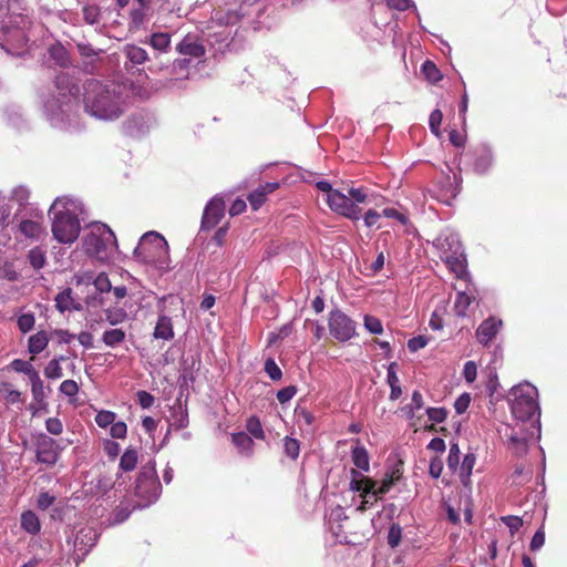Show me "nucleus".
Masks as SVG:
<instances>
[{
    "label": "nucleus",
    "mask_w": 567,
    "mask_h": 567,
    "mask_svg": "<svg viewBox=\"0 0 567 567\" xmlns=\"http://www.w3.org/2000/svg\"><path fill=\"white\" fill-rule=\"evenodd\" d=\"M83 103L84 110L92 116L113 121L124 112V87L118 84H104L97 80H89L84 84Z\"/></svg>",
    "instance_id": "nucleus-1"
},
{
    "label": "nucleus",
    "mask_w": 567,
    "mask_h": 567,
    "mask_svg": "<svg viewBox=\"0 0 567 567\" xmlns=\"http://www.w3.org/2000/svg\"><path fill=\"white\" fill-rule=\"evenodd\" d=\"M134 255L144 264L162 267L168 259V244L161 234L148 231L141 237Z\"/></svg>",
    "instance_id": "nucleus-2"
},
{
    "label": "nucleus",
    "mask_w": 567,
    "mask_h": 567,
    "mask_svg": "<svg viewBox=\"0 0 567 567\" xmlns=\"http://www.w3.org/2000/svg\"><path fill=\"white\" fill-rule=\"evenodd\" d=\"M512 413L515 419L527 421L533 419L539 411L536 400L537 389L530 384H520L512 390Z\"/></svg>",
    "instance_id": "nucleus-3"
},
{
    "label": "nucleus",
    "mask_w": 567,
    "mask_h": 567,
    "mask_svg": "<svg viewBox=\"0 0 567 567\" xmlns=\"http://www.w3.org/2000/svg\"><path fill=\"white\" fill-rule=\"evenodd\" d=\"M81 230L80 220L70 210H62L55 214L52 223L54 238L63 244H71L76 240Z\"/></svg>",
    "instance_id": "nucleus-4"
},
{
    "label": "nucleus",
    "mask_w": 567,
    "mask_h": 567,
    "mask_svg": "<svg viewBox=\"0 0 567 567\" xmlns=\"http://www.w3.org/2000/svg\"><path fill=\"white\" fill-rule=\"evenodd\" d=\"M330 334L339 342H346L355 336L357 323L343 311L336 309L329 313Z\"/></svg>",
    "instance_id": "nucleus-5"
},
{
    "label": "nucleus",
    "mask_w": 567,
    "mask_h": 567,
    "mask_svg": "<svg viewBox=\"0 0 567 567\" xmlns=\"http://www.w3.org/2000/svg\"><path fill=\"white\" fill-rule=\"evenodd\" d=\"M159 489L161 483L155 466H144L136 478L135 494L147 502H152L157 497Z\"/></svg>",
    "instance_id": "nucleus-6"
},
{
    "label": "nucleus",
    "mask_w": 567,
    "mask_h": 567,
    "mask_svg": "<svg viewBox=\"0 0 567 567\" xmlns=\"http://www.w3.org/2000/svg\"><path fill=\"white\" fill-rule=\"evenodd\" d=\"M327 203L333 212L349 219L359 220L361 218V208L337 189L327 196Z\"/></svg>",
    "instance_id": "nucleus-7"
},
{
    "label": "nucleus",
    "mask_w": 567,
    "mask_h": 567,
    "mask_svg": "<svg viewBox=\"0 0 567 567\" xmlns=\"http://www.w3.org/2000/svg\"><path fill=\"white\" fill-rule=\"evenodd\" d=\"M225 215V202L220 197L212 198L204 209L200 229L210 230L215 228Z\"/></svg>",
    "instance_id": "nucleus-8"
},
{
    "label": "nucleus",
    "mask_w": 567,
    "mask_h": 567,
    "mask_svg": "<svg viewBox=\"0 0 567 567\" xmlns=\"http://www.w3.org/2000/svg\"><path fill=\"white\" fill-rule=\"evenodd\" d=\"M60 455V447L55 440L48 435H41L37 443V460L45 465H54Z\"/></svg>",
    "instance_id": "nucleus-9"
},
{
    "label": "nucleus",
    "mask_w": 567,
    "mask_h": 567,
    "mask_svg": "<svg viewBox=\"0 0 567 567\" xmlns=\"http://www.w3.org/2000/svg\"><path fill=\"white\" fill-rule=\"evenodd\" d=\"M176 51L182 55L192 58H202L206 53V49L200 38L193 33H187L176 45Z\"/></svg>",
    "instance_id": "nucleus-10"
},
{
    "label": "nucleus",
    "mask_w": 567,
    "mask_h": 567,
    "mask_svg": "<svg viewBox=\"0 0 567 567\" xmlns=\"http://www.w3.org/2000/svg\"><path fill=\"white\" fill-rule=\"evenodd\" d=\"M503 322L502 320H497L494 317H489L485 319L476 330L477 341L483 346H488L489 342L496 337L498 333Z\"/></svg>",
    "instance_id": "nucleus-11"
},
{
    "label": "nucleus",
    "mask_w": 567,
    "mask_h": 567,
    "mask_svg": "<svg viewBox=\"0 0 567 567\" xmlns=\"http://www.w3.org/2000/svg\"><path fill=\"white\" fill-rule=\"evenodd\" d=\"M279 187L278 183L259 185L248 195V202L254 210H258L267 200V196Z\"/></svg>",
    "instance_id": "nucleus-12"
},
{
    "label": "nucleus",
    "mask_w": 567,
    "mask_h": 567,
    "mask_svg": "<svg viewBox=\"0 0 567 567\" xmlns=\"http://www.w3.org/2000/svg\"><path fill=\"white\" fill-rule=\"evenodd\" d=\"M351 477L350 489L361 492V497H365L367 494H371L374 491L377 482L373 478L362 476L355 468L351 470Z\"/></svg>",
    "instance_id": "nucleus-13"
},
{
    "label": "nucleus",
    "mask_w": 567,
    "mask_h": 567,
    "mask_svg": "<svg viewBox=\"0 0 567 567\" xmlns=\"http://www.w3.org/2000/svg\"><path fill=\"white\" fill-rule=\"evenodd\" d=\"M504 436L506 437L509 450L516 455H523L528 450L527 439L514 429H506Z\"/></svg>",
    "instance_id": "nucleus-14"
},
{
    "label": "nucleus",
    "mask_w": 567,
    "mask_h": 567,
    "mask_svg": "<svg viewBox=\"0 0 567 567\" xmlns=\"http://www.w3.org/2000/svg\"><path fill=\"white\" fill-rule=\"evenodd\" d=\"M492 153L486 147H477L473 151V167L478 174H484L492 165Z\"/></svg>",
    "instance_id": "nucleus-15"
},
{
    "label": "nucleus",
    "mask_w": 567,
    "mask_h": 567,
    "mask_svg": "<svg viewBox=\"0 0 567 567\" xmlns=\"http://www.w3.org/2000/svg\"><path fill=\"white\" fill-rule=\"evenodd\" d=\"M153 337L155 339H161L164 341H169V340L174 339L175 333H174L173 322L168 316L162 315L158 317L157 322L154 328Z\"/></svg>",
    "instance_id": "nucleus-16"
},
{
    "label": "nucleus",
    "mask_w": 567,
    "mask_h": 567,
    "mask_svg": "<svg viewBox=\"0 0 567 567\" xmlns=\"http://www.w3.org/2000/svg\"><path fill=\"white\" fill-rule=\"evenodd\" d=\"M19 230L24 237L30 239H39L44 233L42 224L31 219L21 220L19 224Z\"/></svg>",
    "instance_id": "nucleus-17"
},
{
    "label": "nucleus",
    "mask_w": 567,
    "mask_h": 567,
    "mask_svg": "<svg viewBox=\"0 0 567 567\" xmlns=\"http://www.w3.org/2000/svg\"><path fill=\"white\" fill-rule=\"evenodd\" d=\"M21 528L30 535H37L41 529L38 515L32 511L23 512L21 514Z\"/></svg>",
    "instance_id": "nucleus-18"
},
{
    "label": "nucleus",
    "mask_w": 567,
    "mask_h": 567,
    "mask_svg": "<svg viewBox=\"0 0 567 567\" xmlns=\"http://www.w3.org/2000/svg\"><path fill=\"white\" fill-rule=\"evenodd\" d=\"M50 341L48 333L43 330L32 334L28 340L29 352L33 355L41 353Z\"/></svg>",
    "instance_id": "nucleus-19"
},
{
    "label": "nucleus",
    "mask_w": 567,
    "mask_h": 567,
    "mask_svg": "<svg viewBox=\"0 0 567 567\" xmlns=\"http://www.w3.org/2000/svg\"><path fill=\"white\" fill-rule=\"evenodd\" d=\"M233 444L240 451L250 456L254 452V441L251 436L245 432L234 433L231 435Z\"/></svg>",
    "instance_id": "nucleus-20"
},
{
    "label": "nucleus",
    "mask_w": 567,
    "mask_h": 567,
    "mask_svg": "<svg viewBox=\"0 0 567 567\" xmlns=\"http://www.w3.org/2000/svg\"><path fill=\"white\" fill-rule=\"evenodd\" d=\"M351 458L355 467L363 472H369L370 458L368 451L364 446L355 445L351 451Z\"/></svg>",
    "instance_id": "nucleus-21"
},
{
    "label": "nucleus",
    "mask_w": 567,
    "mask_h": 567,
    "mask_svg": "<svg viewBox=\"0 0 567 567\" xmlns=\"http://www.w3.org/2000/svg\"><path fill=\"white\" fill-rule=\"evenodd\" d=\"M126 333L121 328L105 330L102 336V341L110 348H115L124 342Z\"/></svg>",
    "instance_id": "nucleus-22"
},
{
    "label": "nucleus",
    "mask_w": 567,
    "mask_h": 567,
    "mask_svg": "<svg viewBox=\"0 0 567 567\" xmlns=\"http://www.w3.org/2000/svg\"><path fill=\"white\" fill-rule=\"evenodd\" d=\"M124 54L133 64H142L148 60L147 52L135 44L125 45Z\"/></svg>",
    "instance_id": "nucleus-23"
},
{
    "label": "nucleus",
    "mask_w": 567,
    "mask_h": 567,
    "mask_svg": "<svg viewBox=\"0 0 567 567\" xmlns=\"http://www.w3.org/2000/svg\"><path fill=\"white\" fill-rule=\"evenodd\" d=\"M474 300H475V296H472L465 291H460L456 295L455 302H454L455 313L458 317L466 316L467 309Z\"/></svg>",
    "instance_id": "nucleus-24"
},
{
    "label": "nucleus",
    "mask_w": 567,
    "mask_h": 567,
    "mask_svg": "<svg viewBox=\"0 0 567 567\" xmlns=\"http://www.w3.org/2000/svg\"><path fill=\"white\" fill-rule=\"evenodd\" d=\"M137 461V451L133 447H127L120 458V468L123 472H131L136 467Z\"/></svg>",
    "instance_id": "nucleus-25"
},
{
    "label": "nucleus",
    "mask_w": 567,
    "mask_h": 567,
    "mask_svg": "<svg viewBox=\"0 0 567 567\" xmlns=\"http://www.w3.org/2000/svg\"><path fill=\"white\" fill-rule=\"evenodd\" d=\"M476 457L474 454L468 453L464 456L462 464L458 465L460 478L464 485L470 483V477L472 475V470L475 465Z\"/></svg>",
    "instance_id": "nucleus-26"
},
{
    "label": "nucleus",
    "mask_w": 567,
    "mask_h": 567,
    "mask_svg": "<svg viewBox=\"0 0 567 567\" xmlns=\"http://www.w3.org/2000/svg\"><path fill=\"white\" fill-rule=\"evenodd\" d=\"M150 44L157 51L167 52L171 48V34L167 32H155L150 38Z\"/></svg>",
    "instance_id": "nucleus-27"
},
{
    "label": "nucleus",
    "mask_w": 567,
    "mask_h": 567,
    "mask_svg": "<svg viewBox=\"0 0 567 567\" xmlns=\"http://www.w3.org/2000/svg\"><path fill=\"white\" fill-rule=\"evenodd\" d=\"M30 382L33 400L39 403L40 408L45 409L48 403L45 402L43 381L40 375H37L35 378H32Z\"/></svg>",
    "instance_id": "nucleus-28"
},
{
    "label": "nucleus",
    "mask_w": 567,
    "mask_h": 567,
    "mask_svg": "<svg viewBox=\"0 0 567 567\" xmlns=\"http://www.w3.org/2000/svg\"><path fill=\"white\" fill-rule=\"evenodd\" d=\"M28 259L34 270H40L47 261L45 251L40 247H34L28 252Z\"/></svg>",
    "instance_id": "nucleus-29"
},
{
    "label": "nucleus",
    "mask_w": 567,
    "mask_h": 567,
    "mask_svg": "<svg viewBox=\"0 0 567 567\" xmlns=\"http://www.w3.org/2000/svg\"><path fill=\"white\" fill-rule=\"evenodd\" d=\"M533 471L529 465L517 464L513 473V480L516 484H524L532 480Z\"/></svg>",
    "instance_id": "nucleus-30"
},
{
    "label": "nucleus",
    "mask_w": 567,
    "mask_h": 567,
    "mask_svg": "<svg viewBox=\"0 0 567 567\" xmlns=\"http://www.w3.org/2000/svg\"><path fill=\"white\" fill-rule=\"evenodd\" d=\"M85 246L89 252L100 255L105 248V241L100 236L90 234L85 238Z\"/></svg>",
    "instance_id": "nucleus-31"
},
{
    "label": "nucleus",
    "mask_w": 567,
    "mask_h": 567,
    "mask_svg": "<svg viewBox=\"0 0 567 567\" xmlns=\"http://www.w3.org/2000/svg\"><path fill=\"white\" fill-rule=\"evenodd\" d=\"M247 432L257 440L265 439V432L260 420L257 416H250L246 422Z\"/></svg>",
    "instance_id": "nucleus-32"
},
{
    "label": "nucleus",
    "mask_w": 567,
    "mask_h": 567,
    "mask_svg": "<svg viewBox=\"0 0 567 567\" xmlns=\"http://www.w3.org/2000/svg\"><path fill=\"white\" fill-rule=\"evenodd\" d=\"M284 452L287 457L296 461L298 458L299 452H300L299 441L293 437H290V436H285L284 437Z\"/></svg>",
    "instance_id": "nucleus-33"
},
{
    "label": "nucleus",
    "mask_w": 567,
    "mask_h": 567,
    "mask_svg": "<svg viewBox=\"0 0 567 567\" xmlns=\"http://www.w3.org/2000/svg\"><path fill=\"white\" fill-rule=\"evenodd\" d=\"M35 324V317L32 312H25L18 316L17 326L22 333L30 332Z\"/></svg>",
    "instance_id": "nucleus-34"
},
{
    "label": "nucleus",
    "mask_w": 567,
    "mask_h": 567,
    "mask_svg": "<svg viewBox=\"0 0 567 567\" xmlns=\"http://www.w3.org/2000/svg\"><path fill=\"white\" fill-rule=\"evenodd\" d=\"M104 315H105V320L111 324V326H116L118 323H122L126 320L127 318V313L125 310L121 309V308H115V309H106L104 311Z\"/></svg>",
    "instance_id": "nucleus-35"
},
{
    "label": "nucleus",
    "mask_w": 567,
    "mask_h": 567,
    "mask_svg": "<svg viewBox=\"0 0 567 567\" xmlns=\"http://www.w3.org/2000/svg\"><path fill=\"white\" fill-rule=\"evenodd\" d=\"M422 72L425 75V78L432 83H436L442 79L440 70L436 68L435 63L430 60L423 63Z\"/></svg>",
    "instance_id": "nucleus-36"
},
{
    "label": "nucleus",
    "mask_w": 567,
    "mask_h": 567,
    "mask_svg": "<svg viewBox=\"0 0 567 567\" xmlns=\"http://www.w3.org/2000/svg\"><path fill=\"white\" fill-rule=\"evenodd\" d=\"M11 365L14 371L27 374L29 380L39 375L38 371L29 362L21 359L13 360Z\"/></svg>",
    "instance_id": "nucleus-37"
},
{
    "label": "nucleus",
    "mask_w": 567,
    "mask_h": 567,
    "mask_svg": "<svg viewBox=\"0 0 567 567\" xmlns=\"http://www.w3.org/2000/svg\"><path fill=\"white\" fill-rule=\"evenodd\" d=\"M461 451L457 443H452L447 456V467L456 472L460 465Z\"/></svg>",
    "instance_id": "nucleus-38"
},
{
    "label": "nucleus",
    "mask_w": 567,
    "mask_h": 567,
    "mask_svg": "<svg viewBox=\"0 0 567 567\" xmlns=\"http://www.w3.org/2000/svg\"><path fill=\"white\" fill-rule=\"evenodd\" d=\"M71 295H72L71 288H68V289H65L62 292L56 295L55 302H56V308L60 311L63 312V311L69 310L71 308V303H72Z\"/></svg>",
    "instance_id": "nucleus-39"
},
{
    "label": "nucleus",
    "mask_w": 567,
    "mask_h": 567,
    "mask_svg": "<svg viewBox=\"0 0 567 567\" xmlns=\"http://www.w3.org/2000/svg\"><path fill=\"white\" fill-rule=\"evenodd\" d=\"M44 375L48 379H60L63 375L59 359H52L44 368Z\"/></svg>",
    "instance_id": "nucleus-40"
},
{
    "label": "nucleus",
    "mask_w": 567,
    "mask_h": 567,
    "mask_svg": "<svg viewBox=\"0 0 567 567\" xmlns=\"http://www.w3.org/2000/svg\"><path fill=\"white\" fill-rule=\"evenodd\" d=\"M364 327L373 334H381L383 332V326L380 319L374 316H364Z\"/></svg>",
    "instance_id": "nucleus-41"
},
{
    "label": "nucleus",
    "mask_w": 567,
    "mask_h": 567,
    "mask_svg": "<svg viewBox=\"0 0 567 567\" xmlns=\"http://www.w3.org/2000/svg\"><path fill=\"white\" fill-rule=\"evenodd\" d=\"M442 120H443V114H442L441 110L435 109L434 111L431 112L430 118H429V125H430L431 132L435 136L441 135L440 126L442 124Z\"/></svg>",
    "instance_id": "nucleus-42"
},
{
    "label": "nucleus",
    "mask_w": 567,
    "mask_h": 567,
    "mask_svg": "<svg viewBox=\"0 0 567 567\" xmlns=\"http://www.w3.org/2000/svg\"><path fill=\"white\" fill-rule=\"evenodd\" d=\"M402 538V528L398 524H392L388 533V544L391 548L400 545Z\"/></svg>",
    "instance_id": "nucleus-43"
},
{
    "label": "nucleus",
    "mask_w": 567,
    "mask_h": 567,
    "mask_svg": "<svg viewBox=\"0 0 567 567\" xmlns=\"http://www.w3.org/2000/svg\"><path fill=\"white\" fill-rule=\"evenodd\" d=\"M83 19L89 24H94L99 22L100 19V8L95 4L85 6L82 10Z\"/></svg>",
    "instance_id": "nucleus-44"
},
{
    "label": "nucleus",
    "mask_w": 567,
    "mask_h": 567,
    "mask_svg": "<svg viewBox=\"0 0 567 567\" xmlns=\"http://www.w3.org/2000/svg\"><path fill=\"white\" fill-rule=\"evenodd\" d=\"M50 54L60 66H68L70 64L69 54L63 47L52 48Z\"/></svg>",
    "instance_id": "nucleus-45"
},
{
    "label": "nucleus",
    "mask_w": 567,
    "mask_h": 567,
    "mask_svg": "<svg viewBox=\"0 0 567 567\" xmlns=\"http://www.w3.org/2000/svg\"><path fill=\"white\" fill-rule=\"evenodd\" d=\"M116 414L112 411H100L95 415V422L100 427H106L109 425H112V423L115 421Z\"/></svg>",
    "instance_id": "nucleus-46"
},
{
    "label": "nucleus",
    "mask_w": 567,
    "mask_h": 567,
    "mask_svg": "<svg viewBox=\"0 0 567 567\" xmlns=\"http://www.w3.org/2000/svg\"><path fill=\"white\" fill-rule=\"evenodd\" d=\"M447 264L453 272L456 274L457 277L462 278L463 275H466V265L465 260L458 257H451L447 259Z\"/></svg>",
    "instance_id": "nucleus-47"
},
{
    "label": "nucleus",
    "mask_w": 567,
    "mask_h": 567,
    "mask_svg": "<svg viewBox=\"0 0 567 567\" xmlns=\"http://www.w3.org/2000/svg\"><path fill=\"white\" fill-rule=\"evenodd\" d=\"M265 372L274 381H278L282 377L281 369L277 365V363L272 359H268L265 362Z\"/></svg>",
    "instance_id": "nucleus-48"
},
{
    "label": "nucleus",
    "mask_w": 567,
    "mask_h": 567,
    "mask_svg": "<svg viewBox=\"0 0 567 567\" xmlns=\"http://www.w3.org/2000/svg\"><path fill=\"white\" fill-rule=\"evenodd\" d=\"M426 414L434 423H442L447 417V411L444 408H429Z\"/></svg>",
    "instance_id": "nucleus-49"
},
{
    "label": "nucleus",
    "mask_w": 567,
    "mask_h": 567,
    "mask_svg": "<svg viewBox=\"0 0 567 567\" xmlns=\"http://www.w3.org/2000/svg\"><path fill=\"white\" fill-rule=\"evenodd\" d=\"M94 287L100 292H109L112 289L111 281L105 272H101L94 279Z\"/></svg>",
    "instance_id": "nucleus-50"
},
{
    "label": "nucleus",
    "mask_w": 567,
    "mask_h": 567,
    "mask_svg": "<svg viewBox=\"0 0 567 567\" xmlns=\"http://www.w3.org/2000/svg\"><path fill=\"white\" fill-rule=\"evenodd\" d=\"M30 192L24 186H18L12 192V199L16 200L20 206L25 205L29 200Z\"/></svg>",
    "instance_id": "nucleus-51"
},
{
    "label": "nucleus",
    "mask_w": 567,
    "mask_h": 567,
    "mask_svg": "<svg viewBox=\"0 0 567 567\" xmlns=\"http://www.w3.org/2000/svg\"><path fill=\"white\" fill-rule=\"evenodd\" d=\"M297 393V386L296 385H288L286 388H282L277 392V400L285 404L289 402Z\"/></svg>",
    "instance_id": "nucleus-52"
},
{
    "label": "nucleus",
    "mask_w": 567,
    "mask_h": 567,
    "mask_svg": "<svg viewBox=\"0 0 567 567\" xmlns=\"http://www.w3.org/2000/svg\"><path fill=\"white\" fill-rule=\"evenodd\" d=\"M60 391L69 398H73L79 392V385L74 380H64L60 385Z\"/></svg>",
    "instance_id": "nucleus-53"
},
{
    "label": "nucleus",
    "mask_w": 567,
    "mask_h": 567,
    "mask_svg": "<svg viewBox=\"0 0 567 567\" xmlns=\"http://www.w3.org/2000/svg\"><path fill=\"white\" fill-rule=\"evenodd\" d=\"M502 522L509 528L512 535L518 532L523 526V519L518 516H504L502 517Z\"/></svg>",
    "instance_id": "nucleus-54"
},
{
    "label": "nucleus",
    "mask_w": 567,
    "mask_h": 567,
    "mask_svg": "<svg viewBox=\"0 0 567 567\" xmlns=\"http://www.w3.org/2000/svg\"><path fill=\"white\" fill-rule=\"evenodd\" d=\"M544 544H545V529L542 526L534 534V536L530 540V544H529V548L532 551H536V550L540 549L544 546Z\"/></svg>",
    "instance_id": "nucleus-55"
},
{
    "label": "nucleus",
    "mask_w": 567,
    "mask_h": 567,
    "mask_svg": "<svg viewBox=\"0 0 567 567\" xmlns=\"http://www.w3.org/2000/svg\"><path fill=\"white\" fill-rule=\"evenodd\" d=\"M127 433V425L125 422H113L111 425L110 434L113 439H124Z\"/></svg>",
    "instance_id": "nucleus-56"
},
{
    "label": "nucleus",
    "mask_w": 567,
    "mask_h": 567,
    "mask_svg": "<svg viewBox=\"0 0 567 567\" xmlns=\"http://www.w3.org/2000/svg\"><path fill=\"white\" fill-rule=\"evenodd\" d=\"M45 429L49 433L53 435H60L63 431V424L58 417H49L45 421Z\"/></svg>",
    "instance_id": "nucleus-57"
},
{
    "label": "nucleus",
    "mask_w": 567,
    "mask_h": 567,
    "mask_svg": "<svg viewBox=\"0 0 567 567\" xmlns=\"http://www.w3.org/2000/svg\"><path fill=\"white\" fill-rule=\"evenodd\" d=\"M427 342H429V340L426 337L417 336V337L411 338L408 341V348L411 352H416V351L425 348L427 346Z\"/></svg>",
    "instance_id": "nucleus-58"
},
{
    "label": "nucleus",
    "mask_w": 567,
    "mask_h": 567,
    "mask_svg": "<svg viewBox=\"0 0 567 567\" xmlns=\"http://www.w3.org/2000/svg\"><path fill=\"white\" fill-rule=\"evenodd\" d=\"M463 375H464V379L468 382V383H472L475 381L476 379V375H477V367L475 364L474 361H467L465 364H464V369H463Z\"/></svg>",
    "instance_id": "nucleus-59"
},
{
    "label": "nucleus",
    "mask_w": 567,
    "mask_h": 567,
    "mask_svg": "<svg viewBox=\"0 0 567 567\" xmlns=\"http://www.w3.org/2000/svg\"><path fill=\"white\" fill-rule=\"evenodd\" d=\"M140 405L143 409H148L154 404L155 398L147 391L141 390L136 393Z\"/></svg>",
    "instance_id": "nucleus-60"
},
{
    "label": "nucleus",
    "mask_w": 567,
    "mask_h": 567,
    "mask_svg": "<svg viewBox=\"0 0 567 567\" xmlns=\"http://www.w3.org/2000/svg\"><path fill=\"white\" fill-rule=\"evenodd\" d=\"M71 85H72L71 79H70V76L66 73L61 72L60 74H58L55 76V86L60 91H69V92H71L72 91Z\"/></svg>",
    "instance_id": "nucleus-61"
},
{
    "label": "nucleus",
    "mask_w": 567,
    "mask_h": 567,
    "mask_svg": "<svg viewBox=\"0 0 567 567\" xmlns=\"http://www.w3.org/2000/svg\"><path fill=\"white\" fill-rule=\"evenodd\" d=\"M121 447L117 442H114L112 440H106L104 442V452L111 460H115L118 456Z\"/></svg>",
    "instance_id": "nucleus-62"
},
{
    "label": "nucleus",
    "mask_w": 567,
    "mask_h": 567,
    "mask_svg": "<svg viewBox=\"0 0 567 567\" xmlns=\"http://www.w3.org/2000/svg\"><path fill=\"white\" fill-rule=\"evenodd\" d=\"M470 402H471V396L468 393H463L461 396H458L454 403V408H455V411L458 413V414H462L464 413L468 405H470Z\"/></svg>",
    "instance_id": "nucleus-63"
},
{
    "label": "nucleus",
    "mask_w": 567,
    "mask_h": 567,
    "mask_svg": "<svg viewBox=\"0 0 567 567\" xmlns=\"http://www.w3.org/2000/svg\"><path fill=\"white\" fill-rule=\"evenodd\" d=\"M54 501L55 497L45 492L39 495L37 505L40 509L45 511L54 503Z\"/></svg>",
    "instance_id": "nucleus-64"
}]
</instances>
